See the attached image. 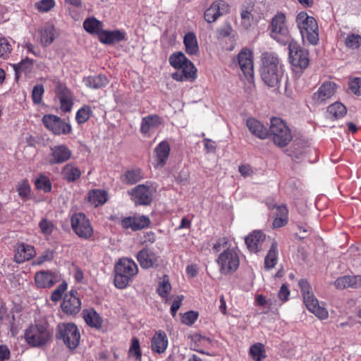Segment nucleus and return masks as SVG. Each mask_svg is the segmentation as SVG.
<instances>
[{"mask_svg": "<svg viewBox=\"0 0 361 361\" xmlns=\"http://www.w3.org/2000/svg\"><path fill=\"white\" fill-rule=\"evenodd\" d=\"M344 44L348 49H358L361 46V36L359 34L349 33L344 39Z\"/></svg>", "mask_w": 361, "mask_h": 361, "instance_id": "obj_43", "label": "nucleus"}, {"mask_svg": "<svg viewBox=\"0 0 361 361\" xmlns=\"http://www.w3.org/2000/svg\"><path fill=\"white\" fill-rule=\"evenodd\" d=\"M197 319V314L194 311H189L182 316V323L187 325H192Z\"/></svg>", "mask_w": 361, "mask_h": 361, "instance_id": "obj_60", "label": "nucleus"}, {"mask_svg": "<svg viewBox=\"0 0 361 361\" xmlns=\"http://www.w3.org/2000/svg\"><path fill=\"white\" fill-rule=\"evenodd\" d=\"M56 94L59 99L61 109L63 112H70L73 105V97L71 92L62 85L56 87Z\"/></svg>", "mask_w": 361, "mask_h": 361, "instance_id": "obj_22", "label": "nucleus"}, {"mask_svg": "<svg viewBox=\"0 0 361 361\" xmlns=\"http://www.w3.org/2000/svg\"><path fill=\"white\" fill-rule=\"evenodd\" d=\"M265 234L260 231H254L245 238V244L247 249L254 253L261 251L265 240Z\"/></svg>", "mask_w": 361, "mask_h": 361, "instance_id": "obj_24", "label": "nucleus"}, {"mask_svg": "<svg viewBox=\"0 0 361 361\" xmlns=\"http://www.w3.org/2000/svg\"><path fill=\"white\" fill-rule=\"evenodd\" d=\"M288 217L286 216H275V219L273 221V226L274 228H280L283 226L287 224Z\"/></svg>", "mask_w": 361, "mask_h": 361, "instance_id": "obj_64", "label": "nucleus"}, {"mask_svg": "<svg viewBox=\"0 0 361 361\" xmlns=\"http://www.w3.org/2000/svg\"><path fill=\"white\" fill-rule=\"evenodd\" d=\"M12 49V45L6 37H0V58L7 59Z\"/></svg>", "mask_w": 361, "mask_h": 361, "instance_id": "obj_52", "label": "nucleus"}, {"mask_svg": "<svg viewBox=\"0 0 361 361\" xmlns=\"http://www.w3.org/2000/svg\"><path fill=\"white\" fill-rule=\"evenodd\" d=\"M142 178L141 170L132 169L127 171L121 176V181L127 185H133L140 181Z\"/></svg>", "mask_w": 361, "mask_h": 361, "instance_id": "obj_40", "label": "nucleus"}, {"mask_svg": "<svg viewBox=\"0 0 361 361\" xmlns=\"http://www.w3.org/2000/svg\"><path fill=\"white\" fill-rule=\"evenodd\" d=\"M67 283L66 281H63L59 286L52 292L51 295V300L54 302L59 301L63 293L67 289Z\"/></svg>", "mask_w": 361, "mask_h": 361, "instance_id": "obj_55", "label": "nucleus"}, {"mask_svg": "<svg viewBox=\"0 0 361 361\" xmlns=\"http://www.w3.org/2000/svg\"><path fill=\"white\" fill-rule=\"evenodd\" d=\"M183 300V295H178L173 300L171 307V313L173 317L176 316L177 311L181 305Z\"/></svg>", "mask_w": 361, "mask_h": 361, "instance_id": "obj_62", "label": "nucleus"}, {"mask_svg": "<svg viewBox=\"0 0 361 361\" xmlns=\"http://www.w3.org/2000/svg\"><path fill=\"white\" fill-rule=\"evenodd\" d=\"M240 68L247 78H252L254 74L253 57L248 49H243L238 55Z\"/></svg>", "mask_w": 361, "mask_h": 361, "instance_id": "obj_19", "label": "nucleus"}, {"mask_svg": "<svg viewBox=\"0 0 361 361\" xmlns=\"http://www.w3.org/2000/svg\"><path fill=\"white\" fill-rule=\"evenodd\" d=\"M349 88L355 94H360L361 78H354L349 82Z\"/></svg>", "mask_w": 361, "mask_h": 361, "instance_id": "obj_61", "label": "nucleus"}, {"mask_svg": "<svg viewBox=\"0 0 361 361\" xmlns=\"http://www.w3.org/2000/svg\"><path fill=\"white\" fill-rule=\"evenodd\" d=\"M129 194L133 197L136 204L148 205L153 199L154 189L147 185L142 184L135 187Z\"/></svg>", "mask_w": 361, "mask_h": 361, "instance_id": "obj_15", "label": "nucleus"}, {"mask_svg": "<svg viewBox=\"0 0 361 361\" xmlns=\"http://www.w3.org/2000/svg\"><path fill=\"white\" fill-rule=\"evenodd\" d=\"M185 51L189 55H197L199 53V46L196 35L193 32H188L183 38Z\"/></svg>", "mask_w": 361, "mask_h": 361, "instance_id": "obj_33", "label": "nucleus"}, {"mask_svg": "<svg viewBox=\"0 0 361 361\" xmlns=\"http://www.w3.org/2000/svg\"><path fill=\"white\" fill-rule=\"evenodd\" d=\"M33 63V60L26 58L23 60L21 62L15 64L13 66L14 70L18 74L20 72H26L27 71H30L32 68Z\"/></svg>", "mask_w": 361, "mask_h": 361, "instance_id": "obj_54", "label": "nucleus"}, {"mask_svg": "<svg viewBox=\"0 0 361 361\" xmlns=\"http://www.w3.org/2000/svg\"><path fill=\"white\" fill-rule=\"evenodd\" d=\"M71 221L72 228L78 237L87 240L92 236L93 228L83 213L74 214Z\"/></svg>", "mask_w": 361, "mask_h": 361, "instance_id": "obj_10", "label": "nucleus"}, {"mask_svg": "<svg viewBox=\"0 0 361 361\" xmlns=\"http://www.w3.org/2000/svg\"><path fill=\"white\" fill-rule=\"evenodd\" d=\"M277 262V244L273 243L264 259V266L267 269L273 268Z\"/></svg>", "mask_w": 361, "mask_h": 361, "instance_id": "obj_46", "label": "nucleus"}, {"mask_svg": "<svg viewBox=\"0 0 361 361\" xmlns=\"http://www.w3.org/2000/svg\"><path fill=\"white\" fill-rule=\"evenodd\" d=\"M327 112L331 118H339L346 114V108L341 102H335L328 107Z\"/></svg>", "mask_w": 361, "mask_h": 361, "instance_id": "obj_45", "label": "nucleus"}, {"mask_svg": "<svg viewBox=\"0 0 361 361\" xmlns=\"http://www.w3.org/2000/svg\"><path fill=\"white\" fill-rule=\"evenodd\" d=\"M171 290V286L169 282V279L168 276L165 275L159 279L157 292L159 296L167 300L168 295Z\"/></svg>", "mask_w": 361, "mask_h": 361, "instance_id": "obj_42", "label": "nucleus"}, {"mask_svg": "<svg viewBox=\"0 0 361 361\" xmlns=\"http://www.w3.org/2000/svg\"><path fill=\"white\" fill-rule=\"evenodd\" d=\"M83 82L87 87L100 89L106 86L109 83V80L105 75H97L84 78Z\"/></svg>", "mask_w": 361, "mask_h": 361, "instance_id": "obj_32", "label": "nucleus"}, {"mask_svg": "<svg viewBox=\"0 0 361 361\" xmlns=\"http://www.w3.org/2000/svg\"><path fill=\"white\" fill-rule=\"evenodd\" d=\"M219 271L223 275L233 274L239 267L240 259L234 249L222 252L216 259Z\"/></svg>", "mask_w": 361, "mask_h": 361, "instance_id": "obj_9", "label": "nucleus"}, {"mask_svg": "<svg viewBox=\"0 0 361 361\" xmlns=\"http://www.w3.org/2000/svg\"><path fill=\"white\" fill-rule=\"evenodd\" d=\"M54 258V253L51 250H45L33 262L34 265H41L46 262H49Z\"/></svg>", "mask_w": 361, "mask_h": 361, "instance_id": "obj_58", "label": "nucleus"}, {"mask_svg": "<svg viewBox=\"0 0 361 361\" xmlns=\"http://www.w3.org/2000/svg\"><path fill=\"white\" fill-rule=\"evenodd\" d=\"M337 85L335 82H324L311 97L310 103L314 106L325 104L336 92Z\"/></svg>", "mask_w": 361, "mask_h": 361, "instance_id": "obj_11", "label": "nucleus"}, {"mask_svg": "<svg viewBox=\"0 0 361 361\" xmlns=\"http://www.w3.org/2000/svg\"><path fill=\"white\" fill-rule=\"evenodd\" d=\"M197 69L189 60L179 70L172 74V78L176 81L194 80L196 78Z\"/></svg>", "mask_w": 361, "mask_h": 361, "instance_id": "obj_27", "label": "nucleus"}, {"mask_svg": "<svg viewBox=\"0 0 361 361\" xmlns=\"http://www.w3.org/2000/svg\"><path fill=\"white\" fill-rule=\"evenodd\" d=\"M246 126L250 132L260 139H266L268 137L269 131L259 121L254 118L247 119Z\"/></svg>", "mask_w": 361, "mask_h": 361, "instance_id": "obj_30", "label": "nucleus"}, {"mask_svg": "<svg viewBox=\"0 0 361 361\" xmlns=\"http://www.w3.org/2000/svg\"><path fill=\"white\" fill-rule=\"evenodd\" d=\"M56 5L55 0H39L35 4V7L42 13H47Z\"/></svg>", "mask_w": 361, "mask_h": 361, "instance_id": "obj_50", "label": "nucleus"}, {"mask_svg": "<svg viewBox=\"0 0 361 361\" xmlns=\"http://www.w3.org/2000/svg\"><path fill=\"white\" fill-rule=\"evenodd\" d=\"M289 58L290 63L300 68H306L309 65V52L301 48L296 42H289Z\"/></svg>", "mask_w": 361, "mask_h": 361, "instance_id": "obj_12", "label": "nucleus"}, {"mask_svg": "<svg viewBox=\"0 0 361 361\" xmlns=\"http://www.w3.org/2000/svg\"><path fill=\"white\" fill-rule=\"evenodd\" d=\"M303 42L315 45L319 42V27L316 19L305 11L300 12L295 19Z\"/></svg>", "mask_w": 361, "mask_h": 361, "instance_id": "obj_3", "label": "nucleus"}, {"mask_svg": "<svg viewBox=\"0 0 361 361\" xmlns=\"http://www.w3.org/2000/svg\"><path fill=\"white\" fill-rule=\"evenodd\" d=\"M299 286L307 309L319 319H326L329 317V312L324 304L319 302L310 284L306 280H300Z\"/></svg>", "mask_w": 361, "mask_h": 361, "instance_id": "obj_4", "label": "nucleus"}, {"mask_svg": "<svg viewBox=\"0 0 361 361\" xmlns=\"http://www.w3.org/2000/svg\"><path fill=\"white\" fill-rule=\"evenodd\" d=\"M42 123L47 129L54 135H67L71 131V126L55 115H44Z\"/></svg>", "mask_w": 361, "mask_h": 361, "instance_id": "obj_13", "label": "nucleus"}, {"mask_svg": "<svg viewBox=\"0 0 361 361\" xmlns=\"http://www.w3.org/2000/svg\"><path fill=\"white\" fill-rule=\"evenodd\" d=\"M39 32L40 35V42L45 47L51 44L56 37L54 27L51 24L44 25L39 30Z\"/></svg>", "mask_w": 361, "mask_h": 361, "instance_id": "obj_34", "label": "nucleus"}, {"mask_svg": "<svg viewBox=\"0 0 361 361\" xmlns=\"http://www.w3.org/2000/svg\"><path fill=\"white\" fill-rule=\"evenodd\" d=\"M149 224V219L145 215L125 217L121 221V225L123 228L131 229L133 231L145 228Z\"/></svg>", "mask_w": 361, "mask_h": 361, "instance_id": "obj_20", "label": "nucleus"}, {"mask_svg": "<svg viewBox=\"0 0 361 361\" xmlns=\"http://www.w3.org/2000/svg\"><path fill=\"white\" fill-rule=\"evenodd\" d=\"M67 283L66 281H63L59 286L52 292L51 295V300L54 302L59 301L63 293L67 289Z\"/></svg>", "mask_w": 361, "mask_h": 361, "instance_id": "obj_56", "label": "nucleus"}, {"mask_svg": "<svg viewBox=\"0 0 361 361\" xmlns=\"http://www.w3.org/2000/svg\"><path fill=\"white\" fill-rule=\"evenodd\" d=\"M138 273V267L131 259L123 257L114 266V285L119 289L126 288Z\"/></svg>", "mask_w": 361, "mask_h": 361, "instance_id": "obj_2", "label": "nucleus"}, {"mask_svg": "<svg viewBox=\"0 0 361 361\" xmlns=\"http://www.w3.org/2000/svg\"><path fill=\"white\" fill-rule=\"evenodd\" d=\"M125 37L126 32L121 30H102L99 33V39L103 44H111L124 40Z\"/></svg>", "mask_w": 361, "mask_h": 361, "instance_id": "obj_29", "label": "nucleus"}, {"mask_svg": "<svg viewBox=\"0 0 361 361\" xmlns=\"http://www.w3.org/2000/svg\"><path fill=\"white\" fill-rule=\"evenodd\" d=\"M270 37L277 42L286 44L290 42V36L286 15L277 13L271 19L269 26Z\"/></svg>", "mask_w": 361, "mask_h": 361, "instance_id": "obj_6", "label": "nucleus"}, {"mask_svg": "<svg viewBox=\"0 0 361 361\" xmlns=\"http://www.w3.org/2000/svg\"><path fill=\"white\" fill-rule=\"evenodd\" d=\"M170 64L176 69L179 70L189 60L182 52L171 54L169 57Z\"/></svg>", "mask_w": 361, "mask_h": 361, "instance_id": "obj_47", "label": "nucleus"}, {"mask_svg": "<svg viewBox=\"0 0 361 361\" xmlns=\"http://www.w3.org/2000/svg\"><path fill=\"white\" fill-rule=\"evenodd\" d=\"M137 260L142 269L157 267L159 264V256L151 248L145 247L139 251L136 255Z\"/></svg>", "mask_w": 361, "mask_h": 361, "instance_id": "obj_17", "label": "nucleus"}, {"mask_svg": "<svg viewBox=\"0 0 361 361\" xmlns=\"http://www.w3.org/2000/svg\"><path fill=\"white\" fill-rule=\"evenodd\" d=\"M83 27L87 32L96 34L99 37V33L103 30V24L95 18H89L84 21Z\"/></svg>", "mask_w": 361, "mask_h": 361, "instance_id": "obj_39", "label": "nucleus"}, {"mask_svg": "<svg viewBox=\"0 0 361 361\" xmlns=\"http://www.w3.org/2000/svg\"><path fill=\"white\" fill-rule=\"evenodd\" d=\"M72 152L65 145H56L51 147L49 162L57 164L66 162L71 157Z\"/></svg>", "mask_w": 361, "mask_h": 361, "instance_id": "obj_21", "label": "nucleus"}, {"mask_svg": "<svg viewBox=\"0 0 361 361\" xmlns=\"http://www.w3.org/2000/svg\"><path fill=\"white\" fill-rule=\"evenodd\" d=\"M39 226L41 231V233L44 235H49L51 233L54 225L50 221L46 219H43L39 224Z\"/></svg>", "mask_w": 361, "mask_h": 361, "instance_id": "obj_59", "label": "nucleus"}, {"mask_svg": "<svg viewBox=\"0 0 361 361\" xmlns=\"http://www.w3.org/2000/svg\"><path fill=\"white\" fill-rule=\"evenodd\" d=\"M335 286L339 289L357 288L361 286V276H344L338 278L334 282Z\"/></svg>", "mask_w": 361, "mask_h": 361, "instance_id": "obj_31", "label": "nucleus"}, {"mask_svg": "<svg viewBox=\"0 0 361 361\" xmlns=\"http://www.w3.org/2000/svg\"><path fill=\"white\" fill-rule=\"evenodd\" d=\"M61 309L66 314L73 315L78 314L81 309V301L77 295V292L71 290L66 293L61 304Z\"/></svg>", "mask_w": 361, "mask_h": 361, "instance_id": "obj_18", "label": "nucleus"}, {"mask_svg": "<svg viewBox=\"0 0 361 361\" xmlns=\"http://www.w3.org/2000/svg\"><path fill=\"white\" fill-rule=\"evenodd\" d=\"M250 354L256 361H262L266 357L264 345L259 343L250 347Z\"/></svg>", "mask_w": 361, "mask_h": 361, "instance_id": "obj_49", "label": "nucleus"}, {"mask_svg": "<svg viewBox=\"0 0 361 361\" xmlns=\"http://www.w3.org/2000/svg\"><path fill=\"white\" fill-rule=\"evenodd\" d=\"M170 146L168 142L161 141L154 149V162L153 165L156 169L162 168L166 163L169 154Z\"/></svg>", "mask_w": 361, "mask_h": 361, "instance_id": "obj_23", "label": "nucleus"}, {"mask_svg": "<svg viewBox=\"0 0 361 361\" xmlns=\"http://www.w3.org/2000/svg\"><path fill=\"white\" fill-rule=\"evenodd\" d=\"M56 337L62 340L70 350H74L80 343V334L75 324L60 323L57 325Z\"/></svg>", "mask_w": 361, "mask_h": 361, "instance_id": "obj_7", "label": "nucleus"}, {"mask_svg": "<svg viewBox=\"0 0 361 361\" xmlns=\"http://www.w3.org/2000/svg\"><path fill=\"white\" fill-rule=\"evenodd\" d=\"M169 344L166 334L161 330L155 332L151 340L152 351L161 354L166 351Z\"/></svg>", "mask_w": 361, "mask_h": 361, "instance_id": "obj_28", "label": "nucleus"}, {"mask_svg": "<svg viewBox=\"0 0 361 361\" xmlns=\"http://www.w3.org/2000/svg\"><path fill=\"white\" fill-rule=\"evenodd\" d=\"M17 192L19 197L24 201L32 198L31 186L27 179H23L18 183Z\"/></svg>", "mask_w": 361, "mask_h": 361, "instance_id": "obj_41", "label": "nucleus"}, {"mask_svg": "<svg viewBox=\"0 0 361 361\" xmlns=\"http://www.w3.org/2000/svg\"><path fill=\"white\" fill-rule=\"evenodd\" d=\"M36 251L34 246L24 243H18L15 250L14 259L17 263H23L35 257Z\"/></svg>", "mask_w": 361, "mask_h": 361, "instance_id": "obj_26", "label": "nucleus"}, {"mask_svg": "<svg viewBox=\"0 0 361 361\" xmlns=\"http://www.w3.org/2000/svg\"><path fill=\"white\" fill-rule=\"evenodd\" d=\"M26 343L34 348H40L49 343L52 338V331L47 324L30 326L24 334Z\"/></svg>", "mask_w": 361, "mask_h": 361, "instance_id": "obj_5", "label": "nucleus"}, {"mask_svg": "<svg viewBox=\"0 0 361 361\" xmlns=\"http://www.w3.org/2000/svg\"><path fill=\"white\" fill-rule=\"evenodd\" d=\"M213 250L215 252L224 251L227 250H231V244L226 238H222L219 239L212 247Z\"/></svg>", "mask_w": 361, "mask_h": 361, "instance_id": "obj_53", "label": "nucleus"}, {"mask_svg": "<svg viewBox=\"0 0 361 361\" xmlns=\"http://www.w3.org/2000/svg\"><path fill=\"white\" fill-rule=\"evenodd\" d=\"M162 118L157 115L152 114L142 118L140 123V133L145 136H149V133L157 129L162 124Z\"/></svg>", "mask_w": 361, "mask_h": 361, "instance_id": "obj_25", "label": "nucleus"}, {"mask_svg": "<svg viewBox=\"0 0 361 361\" xmlns=\"http://www.w3.org/2000/svg\"><path fill=\"white\" fill-rule=\"evenodd\" d=\"M44 90L42 85H37L33 87L32 97L35 104H39L42 102Z\"/></svg>", "mask_w": 361, "mask_h": 361, "instance_id": "obj_57", "label": "nucleus"}, {"mask_svg": "<svg viewBox=\"0 0 361 361\" xmlns=\"http://www.w3.org/2000/svg\"><path fill=\"white\" fill-rule=\"evenodd\" d=\"M83 318L89 326L99 329L102 326L103 320L99 314L93 309L86 310L83 312Z\"/></svg>", "mask_w": 361, "mask_h": 361, "instance_id": "obj_35", "label": "nucleus"}, {"mask_svg": "<svg viewBox=\"0 0 361 361\" xmlns=\"http://www.w3.org/2000/svg\"><path fill=\"white\" fill-rule=\"evenodd\" d=\"M128 356L133 358L135 361H141V350L139 340L137 338H133L131 345L128 350Z\"/></svg>", "mask_w": 361, "mask_h": 361, "instance_id": "obj_48", "label": "nucleus"}, {"mask_svg": "<svg viewBox=\"0 0 361 361\" xmlns=\"http://www.w3.org/2000/svg\"><path fill=\"white\" fill-rule=\"evenodd\" d=\"M35 188L45 193L49 192L52 189V184L49 177L44 173L39 174L34 180Z\"/></svg>", "mask_w": 361, "mask_h": 361, "instance_id": "obj_38", "label": "nucleus"}, {"mask_svg": "<svg viewBox=\"0 0 361 361\" xmlns=\"http://www.w3.org/2000/svg\"><path fill=\"white\" fill-rule=\"evenodd\" d=\"M92 115V109L88 105L81 106L75 114V120L78 124H83Z\"/></svg>", "mask_w": 361, "mask_h": 361, "instance_id": "obj_44", "label": "nucleus"}, {"mask_svg": "<svg viewBox=\"0 0 361 361\" xmlns=\"http://www.w3.org/2000/svg\"><path fill=\"white\" fill-rule=\"evenodd\" d=\"M274 142L279 147L286 146L292 140V135L286 123L279 118H272L269 128Z\"/></svg>", "mask_w": 361, "mask_h": 361, "instance_id": "obj_8", "label": "nucleus"}, {"mask_svg": "<svg viewBox=\"0 0 361 361\" xmlns=\"http://www.w3.org/2000/svg\"><path fill=\"white\" fill-rule=\"evenodd\" d=\"M61 173L66 180L72 183L80 177L81 171L75 164H67L63 167Z\"/></svg>", "mask_w": 361, "mask_h": 361, "instance_id": "obj_36", "label": "nucleus"}, {"mask_svg": "<svg viewBox=\"0 0 361 361\" xmlns=\"http://www.w3.org/2000/svg\"><path fill=\"white\" fill-rule=\"evenodd\" d=\"M252 9L251 8H246L241 11V25L245 29H248L252 25Z\"/></svg>", "mask_w": 361, "mask_h": 361, "instance_id": "obj_51", "label": "nucleus"}, {"mask_svg": "<svg viewBox=\"0 0 361 361\" xmlns=\"http://www.w3.org/2000/svg\"><path fill=\"white\" fill-rule=\"evenodd\" d=\"M229 11V5L223 0H216L204 12V20L207 23L215 22L221 16Z\"/></svg>", "mask_w": 361, "mask_h": 361, "instance_id": "obj_16", "label": "nucleus"}, {"mask_svg": "<svg viewBox=\"0 0 361 361\" xmlns=\"http://www.w3.org/2000/svg\"><path fill=\"white\" fill-rule=\"evenodd\" d=\"M107 200V192L105 190L94 189L88 193V202L94 207L104 204Z\"/></svg>", "mask_w": 361, "mask_h": 361, "instance_id": "obj_37", "label": "nucleus"}, {"mask_svg": "<svg viewBox=\"0 0 361 361\" xmlns=\"http://www.w3.org/2000/svg\"><path fill=\"white\" fill-rule=\"evenodd\" d=\"M259 72L264 84L270 87L279 88L284 75L282 60L274 52H264L261 56Z\"/></svg>", "mask_w": 361, "mask_h": 361, "instance_id": "obj_1", "label": "nucleus"}, {"mask_svg": "<svg viewBox=\"0 0 361 361\" xmlns=\"http://www.w3.org/2000/svg\"><path fill=\"white\" fill-rule=\"evenodd\" d=\"M290 295V291L288 289L287 286L285 284H283L279 292V298L282 302H285L288 300V296Z\"/></svg>", "mask_w": 361, "mask_h": 361, "instance_id": "obj_63", "label": "nucleus"}, {"mask_svg": "<svg viewBox=\"0 0 361 361\" xmlns=\"http://www.w3.org/2000/svg\"><path fill=\"white\" fill-rule=\"evenodd\" d=\"M61 279L59 272L51 270L39 271L36 272L35 276V283L38 288H49Z\"/></svg>", "mask_w": 361, "mask_h": 361, "instance_id": "obj_14", "label": "nucleus"}]
</instances>
